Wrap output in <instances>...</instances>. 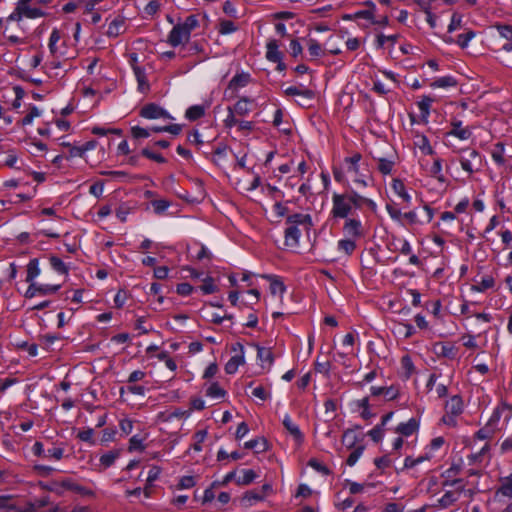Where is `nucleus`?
I'll return each instance as SVG.
<instances>
[{
  "label": "nucleus",
  "mask_w": 512,
  "mask_h": 512,
  "mask_svg": "<svg viewBox=\"0 0 512 512\" xmlns=\"http://www.w3.org/2000/svg\"><path fill=\"white\" fill-rule=\"evenodd\" d=\"M50 0H17L15 9L6 18L7 22H21L26 19H37L44 17L46 13L40 5L48 4Z\"/></svg>",
  "instance_id": "obj_1"
},
{
  "label": "nucleus",
  "mask_w": 512,
  "mask_h": 512,
  "mask_svg": "<svg viewBox=\"0 0 512 512\" xmlns=\"http://www.w3.org/2000/svg\"><path fill=\"white\" fill-rule=\"evenodd\" d=\"M199 26L196 15H189L183 21L178 22L169 32L167 42L172 47L184 46L190 40L191 33Z\"/></svg>",
  "instance_id": "obj_2"
},
{
  "label": "nucleus",
  "mask_w": 512,
  "mask_h": 512,
  "mask_svg": "<svg viewBox=\"0 0 512 512\" xmlns=\"http://www.w3.org/2000/svg\"><path fill=\"white\" fill-rule=\"evenodd\" d=\"M455 486L454 490H446L444 494L440 497L435 496L433 499H430L429 506L430 508L441 510L447 509L452 506L455 502L460 498L461 493L464 490V486L462 484L461 479H455L452 481L446 480L443 482V487Z\"/></svg>",
  "instance_id": "obj_3"
},
{
  "label": "nucleus",
  "mask_w": 512,
  "mask_h": 512,
  "mask_svg": "<svg viewBox=\"0 0 512 512\" xmlns=\"http://www.w3.org/2000/svg\"><path fill=\"white\" fill-rule=\"evenodd\" d=\"M352 209L353 206L345 193H334L332 195V208L330 210L331 219H347L351 215Z\"/></svg>",
  "instance_id": "obj_4"
},
{
  "label": "nucleus",
  "mask_w": 512,
  "mask_h": 512,
  "mask_svg": "<svg viewBox=\"0 0 512 512\" xmlns=\"http://www.w3.org/2000/svg\"><path fill=\"white\" fill-rule=\"evenodd\" d=\"M362 156L360 153H355L350 157L344 159L346 172L351 174L354 183L359 186H368V176L361 171L360 161Z\"/></svg>",
  "instance_id": "obj_5"
},
{
  "label": "nucleus",
  "mask_w": 512,
  "mask_h": 512,
  "mask_svg": "<svg viewBox=\"0 0 512 512\" xmlns=\"http://www.w3.org/2000/svg\"><path fill=\"white\" fill-rule=\"evenodd\" d=\"M461 168L469 175L479 171L482 166V157L478 151L474 149L462 150V155L459 158Z\"/></svg>",
  "instance_id": "obj_6"
},
{
  "label": "nucleus",
  "mask_w": 512,
  "mask_h": 512,
  "mask_svg": "<svg viewBox=\"0 0 512 512\" xmlns=\"http://www.w3.org/2000/svg\"><path fill=\"white\" fill-rule=\"evenodd\" d=\"M60 485H61V490L63 491V493L65 491H71L83 498H95L96 497V493L93 489L81 484L80 482L74 480L73 478L67 477V478L61 479Z\"/></svg>",
  "instance_id": "obj_7"
},
{
  "label": "nucleus",
  "mask_w": 512,
  "mask_h": 512,
  "mask_svg": "<svg viewBox=\"0 0 512 512\" xmlns=\"http://www.w3.org/2000/svg\"><path fill=\"white\" fill-rule=\"evenodd\" d=\"M502 417H504L505 423H508L512 418V405L504 401L497 405V407L493 410V413L490 416L487 424H489L490 427L497 431L499 430V422Z\"/></svg>",
  "instance_id": "obj_8"
},
{
  "label": "nucleus",
  "mask_w": 512,
  "mask_h": 512,
  "mask_svg": "<svg viewBox=\"0 0 512 512\" xmlns=\"http://www.w3.org/2000/svg\"><path fill=\"white\" fill-rule=\"evenodd\" d=\"M446 415L443 416L442 420L445 424L454 425V417L458 416L463 411V401L458 395L452 396L445 404Z\"/></svg>",
  "instance_id": "obj_9"
},
{
  "label": "nucleus",
  "mask_w": 512,
  "mask_h": 512,
  "mask_svg": "<svg viewBox=\"0 0 512 512\" xmlns=\"http://www.w3.org/2000/svg\"><path fill=\"white\" fill-rule=\"evenodd\" d=\"M344 220L342 230L345 237L360 239L364 236V226L359 218L349 217Z\"/></svg>",
  "instance_id": "obj_10"
},
{
  "label": "nucleus",
  "mask_w": 512,
  "mask_h": 512,
  "mask_svg": "<svg viewBox=\"0 0 512 512\" xmlns=\"http://www.w3.org/2000/svg\"><path fill=\"white\" fill-rule=\"evenodd\" d=\"M232 350L236 352V354L232 356L225 365V372L230 375L235 374L239 366L243 365L245 362L244 347L241 343L234 344Z\"/></svg>",
  "instance_id": "obj_11"
},
{
  "label": "nucleus",
  "mask_w": 512,
  "mask_h": 512,
  "mask_svg": "<svg viewBox=\"0 0 512 512\" xmlns=\"http://www.w3.org/2000/svg\"><path fill=\"white\" fill-rule=\"evenodd\" d=\"M60 285H51V284H38L33 282L29 284L26 292V298H33L35 296H45L49 294H54L60 289Z\"/></svg>",
  "instance_id": "obj_12"
},
{
  "label": "nucleus",
  "mask_w": 512,
  "mask_h": 512,
  "mask_svg": "<svg viewBox=\"0 0 512 512\" xmlns=\"http://www.w3.org/2000/svg\"><path fill=\"white\" fill-rule=\"evenodd\" d=\"M140 116L145 119H172L170 114L155 103H149L144 105L140 110Z\"/></svg>",
  "instance_id": "obj_13"
},
{
  "label": "nucleus",
  "mask_w": 512,
  "mask_h": 512,
  "mask_svg": "<svg viewBox=\"0 0 512 512\" xmlns=\"http://www.w3.org/2000/svg\"><path fill=\"white\" fill-rule=\"evenodd\" d=\"M286 225L294 226L299 228L303 227L305 230H310L313 226L312 218L310 214L307 213H294L290 214L286 218Z\"/></svg>",
  "instance_id": "obj_14"
},
{
  "label": "nucleus",
  "mask_w": 512,
  "mask_h": 512,
  "mask_svg": "<svg viewBox=\"0 0 512 512\" xmlns=\"http://www.w3.org/2000/svg\"><path fill=\"white\" fill-rule=\"evenodd\" d=\"M370 394L373 397H382L385 401H392L399 397V388L395 385L389 387L372 386Z\"/></svg>",
  "instance_id": "obj_15"
},
{
  "label": "nucleus",
  "mask_w": 512,
  "mask_h": 512,
  "mask_svg": "<svg viewBox=\"0 0 512 512\" xmlns=\"http://www.w3.org/2000/svg\"><path fill=\"white\" fill-rule=\"evenodd\" d=\"M266 58L274 63H278V69L284 70L285 65L282 62V52L279 50V44L276 40H270L266 44Z\"/></svg>",
  "instance_id": "obj_16"
},
{
  "label": "nucleus",
  "mask_w": 512,
  "mask_h": 512,
  "mask_svg": "<svg viewBox=\"0 0 512 512\" xmlns=\"http://www.w3.org/2000/svg\"><path fill=\"white\" fill-rule=\"evenodd\" d=\"M345 194L348 196L353 208L361 209L363 206H367L373 212L376 211L377 204L375 203L374 200L364 197V196L360 195L359 193H357L356 191H351L350 193H345Z\"/></svg>",
  "instance_id": "obj_17"
},
{
  "label": "nucleus",
  "mask_w": 512,
  "mask_h": 512,
  "mask_svg": "<svg viewBox=\"0 0 512 512\" xmlns=\"http://www.w3.org/2000/svg\"><path fill=\"white\" fill-rule=\"evenodd\" d=\"M282 423L287 432L293 437L296 444H302L304 440L303 433L301 432L299 426L291 419L288 414H285Z\"/></svg>",
  "instance_id": "obj_18"
},
{
  "label": "nucleus",
  "mask_w": 512,
  "mask_h": 512,
  "mask_svg": "<svg viewBox=\"0 0 512 512\" xmlns=\"http://www.w3.org/2000/svg\"><path fill=\"white\" fill-rule=\"evenodd\" d=\"M512 499V473L506 477L500 478V486L495 492V499Z\"/></svg>",
  "instance_id": "obj_19"
},
{
  "label": "nucleus",
  "mask_w": 512,
  "mask_h": 512,
  "mask_svg": "<svg viewBox=\"0 0 512 512\" xmlns=\"http://www.w3.org/2000/svg\"><path fill=\"white\" fill-rule=\"evenodd\" d=\"M257 349V358L260 361V365L263 369L270 370L274 363V355L271 348L262 347L255 345Z\"/></svg>",
  "instance_id": "obj_20"
},
{
  "label": "nucleus",
  "mask_w": 512,
  "mask_h": 512,
  "mask_svg": "<svg viewBox=\"0 0 512 512\" xmlns=\"http://www.w3.org/2000/svg\"><path fill=\"white\" fill-rule=\"evenodd\" d=\"M391 188L395 195H397L403 202L407 205H410L412 202V197L408 192V189L404 182L401 179L394 178L391 182Z\"/></svg>",
  "instance_id": "obj_21"
},
{
  "label": "nucleus",
  "mask_w": 512,
  "mask_h": 512,
  "mask_svg": "<svg viewBox=\"0 0 512 512\" xmlns=\"http://www.w3.org/2000/svg\"><path fill=\"white\" fill-rule=\"evenodd\" d=\"M388 248L391 251H398L403 255L411 254L412 246L407 239L401 237H392L390 243L388 244Z\"/></svg>",
  "instance_id": "obj_22"
},
{
  "label": "nucleus",
  "mask_w": 512,
  "mask_h": 512,
  "mask_svg": "<svg viewBox=\"0 0 512 512\" xmlns=\"http://www.w3.org/2000/svg\"><path fill=\"white\" fill-rule=\"evenodd\" d=\"M451 126V130L447 133L449 136H454L460 140H468L472 136L471 129L463 127L460 120L452 121Z\"/></svg>",
  "instance_id": "obj_23"
},
{
  "label": "nucleus",
  "mask_w": 512,
  "mask_h": 512,
  "mask_svg": "<svg viewBox=\"0 0 512 512\" xmlns=\"http://www.w3.org/2000/svg\"><path fill=\"white\" fill-rule=\"evenodd\" d=\"M300 237H301V230L299 228L287 225L285 232H284L285 245L287 247H289V248L298 247Z\"/></svg>",
  "instance_id": "obj_24"
},
{
  "label": "nucleus",
  "mask_w": 512,
  "mask_h": 512,
  "mask_svg": "<svg viewBox=\"0 0 512 512\" xmlns=\"http://www.w3.org/2000/svg\"><path fill=\"white\" fill-rule=\"evenodd\" d=\"M413 143L415 145V147H417L422 154L424 155H433L434 154V150L430 144V141L429 139L427 138L426 135L422 134V133H415L414 135V138H413Z\"/></svg>",
  "instance_id": "obj_25"
},
{
  "label": "nucleus",
  "mask_w": 512,
  "mask_h": 512,
  "mask_svg": "<svg viewBox=\"0 0 512 512\" xmlns=\"http://www.w3.org/2000/svg\"><path fill=\"white\" fill-rule=\"evenodd\" d=\"M418 422L415 418H410L407 422L400 423L394 430L400 436L409 437L418 430Z\"/></svg>",
  "instance_id": "obj_26"
},
{
  "label": "nucleus",
  "mask_w": 512,
  "mask_h": 512,
  "mask_svg": "<svg viewBox=\"0 0 512 512\" xmlns=\"http://www.w3.org/2000/svg\"><path fill=\"white\" fill-rule=\"evenodd\" d=\"M135 78L137 80V88L138 91L146 94L150 90V84L147 80L146 70L143 67H135L133 71Z\"/></svg>",
  "instance_id": "obj_27"
},
{
  "label": "nucleus",
  "mask_w": 512,
  "mask_h": 512,
  "mask_svg": "<svg viewBox=\"0 0 512 512\" xmlns=\"http://www.w3.org/2000/svg\"><path fill=\"white\" fill-rule=\"evenodd\" d=\"M253 101L247 97L240 98L233 107L232 111L238 116H245L252 110L251 105Z\"/></svg>",
  "instance_id": "obj_28"
},
{
  "label": "nucleus",
  "mask_w": 512,
  "mask_h": 512,
  "mask_svg": "<svg viewBox=\"0 0 512 512\" xmlns=\"http://www.w3.org/2000/svg\"><path fill=\"white\" fill-rule=\"evenodd\" d=\"M124 18L116 17L114 18L108 26L107 36L110 38H115L124 32Z\"/></svg>",
  "instance_id": "obj_29"
},
{
  "label": "nucleus",
  "mask_w": 512,
  "mask_h": 512,
  "mask_svg": "<svg viewBox=\"0 0 512 512\" xmlns=\"http://www.w3.org/2000/svg\"><path fill=\"white\" fill-rule=\"evenodd\" d=\"M287 96H302L307 99H312L314 93L312 90L304 88L303 86H289L284 90Z\"/></svg>",
  "instance_id": "obj_30"
},
{
  "label": "nucleus",
  "mask_w": 512,
  "mask_h": 512,
  "mask_svg": "<svg viewBox=\"0 0 512 512\" xmlns=\"http://www.w3.org/2000/svg\"><path fill=\"white\" fill-rule=\"evenodd\" d=\"M495 285V280L492 276L486 275L481 278L480 281L476 282V284L472 285L471 290L475 292H485L488 289L493 288Z\"/></svg>",
  "instance_id": "obj_31"
},
{
  "label": "nucleus",
  "mask_w": 512,
  "mask_h": 512,
  "mask_svg": "<svg viewBox=\"0 0 512 512\" xmlns=\"http://www.w3.org/2000/svg\"><path fill=\"white\" fill-rule=\"evenodd\" d=\"M206 396L212 399H223L226 396V391L220 386L218 382H211L206 387Z\"/></svg>",
  "instance_id": "obj_32"
},
{
  "label": "nucleus",
  "mask_w": 512,
  "mask_h": 512,
  "mask_svg": "<svg viewBox=\"0 0 512 512\" xmlns=\"http://www.w3.org/2000/svg\"><path fill=\"white\" fill-rule=\"evenodd\" d=\"M119 456H120V450H110L100 456V458H99L100 465L104 469H107L115 463L116 459H118Z\"/></svg>",
  "instance_id": "obj_33"
},
{
  "label": "nucleus",
  "mask_w": 512,
  "mask_h": 512,
  "mask_svg": "<svg viewBox=\"0 0 512 512\" xmlns=\"http://www.w3.org/2000/svg\"><path fill=\"white\" fill-rule=\"evenodd\" d=\"M40 275V268H39V260L37 258H33L29 261L27 265V275H26V281L28 283L35 282V278H37Z\"/></svg>",
  "instance_id": "obj_34"
},
{
  "label": "nucleus",
  "mask_w": 512,
  "mask_h": 512,
  "mask_svg": "<svg viewBox=\"0 0 512 512\" xmlns=\"http://www.w3.org/2000/svg\"><path fill=\"white\" fill-rule=\"evenodd\" d=\"M244 447L254 449L256 453H262L268 449V443L265 438H256L245 442Z\"/></svg>",
  "instance_id": "obj_35"
},
{
  "label": "nucleus",
  "mask_w": 512,
  "mask_h": 512,
  "mask_svg": "<svg viewBox=\"0 0 512 512\" xmlns=\"http://www.w3.org/2000/svg\"><path fill=\"white\" fill-rule=\"evenodd\" d=\"M433 99L429 96H423L420 101H418L417 106L420 111L421 118L427 122L428 117L430 115V108L432 105Z\"/></svg>",
  "instance_id": "obj_36"
},
{
  "label": "nucleus",
  "mask_w": 512,
  "mask_h": 512,
  "mask_svg": "<svg viewBox=\"0 0 512 512\" xmlns=\"http://www.w3.org/2000/svg\"><path fill=\"white\" fill-rule=\"evenodd\" d=\"M442 171V160L440 158H435L432 166L430 167V175L434 177L438 182L445 183L446 178Z\"/></svg>",
  "instance_id": "obj_37"
},
{
  "label": "nucleus",
  "mask_w": 512,
  "mask_h": 512,
  "mask_svg": "<svg viewBox=\"0 0 512 512\" xmlns=\"http://www.w3.org/2000/svg\"><path fill=\"white\" fill-rule=\"evenodd\" d=\"M251 80L249 73H240L236 74L232 77L229 82V87L233 89H238L245 87Z\"/></svg>",
  "instance_id": "obj_38"
},
{
  "label": "nucleus",
  "mask_w": 512,
  "mask_h": 512,
  "mask_svg": "<svg viewBox=\"0 0 512 512\" xmlns=\"http://www.w3.org/2000/svg\"><path fill=\"white\" fill-rule=\"evenodd\" d=\"M356 239L346 237L344 239H340L337 243L338 250L345 253L346 255H351L356 249Z\"/></svg>",
  "instance_id": "obj_39"
},
{
  "label": "nucleus",
  "mask_w": 512,
  "mask_h": 512,
  "mask_svg": "<svg viewBox=\"0 0 512 512\" xmlns=\"http://www.w3.org/2000/svg\"><path fill=\"white\" fill-rule=\"evenodd\" d=\"M205 114V107L203 105L190 106L185 113V117L190 121H195L203 117Z\"/></svg>",
  "instance_id": "obj_40"
},
{
  "label": "nucleus",
  "mask_w": 512,
  "mask_h": 512,
  "mask_svg": "<svg viewBox=\"0 0 512 512\" xmlns=\"http://www.w3.org/2000/svg\"><path fill=\"white\" fill-rule=\"evenodd\" d=\"M457 85V81L453 76H443L433 81L430 86L432 88H449Z\"/></svg>",
  "instance_id": "obj_41"
},
{
  "label": "nucleus",
  "mask_w": 512,
  "mask_h": 512,
  "mask_svg": "<svg viewBox=\"0 0 512 512\" xmlns=\"http://www.w3.org/2000/svg\"><path fill=\"white\" fill-rule=\"evenodd\" d=\"M504 151H505L504 145H503V143H500V142L495 144L494 148L491 151V157H492L493 161L499 166H502L505 164Z\"/></svg>",
  "instance_id": "obj_42"
},
{
  "label": "nucleus",
  "mask_w": 512,
  "mask_h": 512,
  "mask_svg": "<svg viewBox=\"0 0 512 512\" xmlns=\"http://www.w3.org/2000/svg\"><path fill=\"white\" fill-rule=\"evenodd\" d=\"M262 500H264V494L256 490L247 491L243 496V502L246 506H252Z\"/></svg>",
  "instance_id": "obj_43"
},
{
  "label": "nucleus",
  "mask_w": 512,
  "mask_h": 512,
  "mask_svg": "<svg viewBox=\"0 0 512 512\" xmlns=\"http://www.w3.org/2000/svg\"><path fill=\"white\" fill-rule=\"evenodd\" d=\"M267 278L270 279L271 294L282 296L286 291L284 283L280 281L277 277L268 276Z\"/></svg>",
  "instance_id": "obj_44"
},
{
  "label": "nucleus",
  "mask_w": 512,
  "mask_h": 512,
  "mask_svg": "<svg viewBox=\"0 0 512 512\" xmlns=\"http://www.w3.org/2000/svg\"><path fill=\"white\" fill-rule=\"evenodd\" d=\"M64 451V448L61 446H53L51 448L46 449L44 459L59 461L63 458Z\"/></svg>",
  "instance_id": "obj_45"
},
{
  "label": "nucleus",
  "mask_w": 512,
  "mask_h": 512,
  "mask_svg": "<svg viewBox=\"0 0 512 512\" xmlns=\"http://www.w3.org/2000/svg\"><path fill=\"white\" fill-rule=\"evenodd\" d=\"M257 478V474L252 469L242 470V475L236 479L238 485H248Z\"/></svg>",
  "instance_id": "obj_46"
},
{
  "label": "nucleus",
  "mask_w": 512,
  "mask_h": 512,
  "mask_svg": "<svg viewBox=\"0 0 512 512\" xmlns=\"http://www.w3.org/2000/svg\"><path fill=\"white\" fill-rule=\"evenodd\" d=\"M49 262H50V265L53 268V270H55L57 273H59V274H67L68 273V268H67L66 264L59 257L51 256L49 258Z\"/></svg>",
  "instance_id": "obj_47"
},
{
  "label": "nucleus",
  "mask_w": 512,
  "mask_h": 512,
  "mask_svg": "<svg viewBox=\"0 0 512 512\" xmlns=\"http://www.w3.org/2000/svg\"><path fill=\"white\" fill-rule=\"evenodd\" d=\"M17 507L12 503L11 496H0V512H16Z\"/></svg>",
  "instance_id": "obj_48"
},
{
  "label": "nucleus",
  "mask_w": 512,
  "mask_h": 512,
  "mask_svg": "<svg viewBox=\"0 0 512 512\" xmlns=\"http://www.w3.org/2000/svg\"><path fill=\"white\" fill-rule=\"evenodd\" d=\"M39 486L44 490H47L49 492H53V493L57 494L58 496L63 495V491L61 490L60 480H55L50 483L40 482Z\"/></svg>",
  "instance_id": "obj_49"
},
{
  "label": "nucleus",
  "mask_w": 512,
  "mask_h": 512,
  "mask_svg": "<svg viewBox=\"0 0 512 512\" xmlns=\"http://www.w3.org/2000/svg\"><path fill=\"white\" fill-rule=\"evenodd\" d=\"M394 161L386 158H378V170L383 175H388L392 172Z\"/></svg>",
  "instance_id": "obj_50"
},
{
  "label": "nucleus",
  "mask_w": 512,
  "mask_h": 512,
  "mask_svg": "<svg viewBox=\"0 0 512 512\" xmlns=\"http://www.w3.org/2000/svg\"><path fill=\"white\" fill-rule=\"evenodd\" d=\"M41 110L36 107V106H32L30 108V111L26 114L25 117H23V119L21 120V124L23 126H27V125H30L32 124L33 120L37 117H40L41 116Z\"/></svg>",
  "instance_id": "obj_51"
},
{
  "label": "nucleus",
  "mask_w": 512,
  "mask_h": 512,
  "mask_svg": "<svg viewBox=\"0 0 512 512\" xmlns=\"http://www.w3.org/2000/svg\"><path fill=\"white\" fill-rule=\"evenodd\" d=\"M385 426L381 423L373 427L369 432L368 436L375 442H379L384 437Z\"/></svg>",
  "instance_id": "obj_52"
},
{
  "label": "nucleus",
  "mask_w": 512,
  "mask_h": 512,
  "mask_svg": "<svg viewBox=\"0 0 512 512\" xmlns=\"http://www.w3.org/2000/svg\"><path fill=\"white\" fill-rule=\"evenodd\" d=\"M151 206L157 215H161L170 207V202L164 199L153 200Z\"/></svg>",
  "instance_id": "obj_53"
},
{
  "label": "nucleus",
  "mask_w": 512,
  "mask_h": 512,
  "mask_svg": "<svg viewBox=\"0 0 512 512\" xmlns=\"http://www.w3.org/2000/svg\"><path fill=\"white\" fill-rule=\"evenodd\" d=\"M237 30L236 25L231 20H222L219 23L218 31L222 35H228Z\"/></svg>",
  "instance_id": "obj_54"
},
{
  "label": "nucleus",
  "mask_w": 512,
  "mask_h": 512,
  "mask_svg": "<svg viewBox=\"0 0 512 512\" xmlns=\"http://www.w3.org/2000/svg\"><path fill=\"white\" fill-rule=\"evenodd\" d=\"M308 52L313 58L320 57L324 54L321 45L314 39H310L308 42Z\"/></svg>",
  "instance_id": "obj_55"
},
{
  "label": "nucleus",
  "mask_w": 512,
  "mask_h": 512,
  "mask_svg": "<svg viewBox=\"0 0 512 512\" xmlns=\"http://www.w3.org/2000/svg\"><path fill=\"white\" fill-rule=\"evenodd\" d=\"M308 465L318 473H321L322 475H329L331 473V471L325 464H323L322 462L315 458L310 459Z\"/></svg>",
  "instance_id": "obj_56"
},
{
  "label": "nucleus",
  "mask_w": 512,
  "mask_h": 512,
  "mask_svg": "<svg viewBox=\"0 0 512 512\" xmlns=\"http://www.w3.org/2000/svg\"><path fill=\"white\" fill-rule=\"evenodd\" d=\"M356 440L357 436L355 431L349 429L344 432L342 442L347 448H353L355 446Z\"/></svg>",
  "instance_id": "obj_57"
},
{
  "label": "nucleus",
  "mask_w": 512,
  "mask_h": 512,
  "mask_svg": "<svg viewBox=\"0 0 512 512\" xmlns=\"http://www.w3.org/2000/svg\"><path fill=\"white\" fill-rule=\"evenodd\" d=\"M401 367L407 378L413 374L415 367L409 355H405L401 358Z\"/></svg>",
  "instance_id": "obj_58"
},
{
  "label": "nucleus",
  "mask_w": 512,
  "mask_h": 512,
  "mask_svg": "<svg viewBox=\"0 0 512 512\" xmlns=\"http://www.w3.org/2000/svg\"><path fill=\"white\" fill-rule=\"evenodd\" d=\"M494 28L498 31L499 35L507 41H512V26L505 24H496Z\"/></svg>",
  "instance_id": "obj_59"
},
{
  "label": "nucleus",
  "mask_w": 512,
  "mask_h": 512,
  "mask_svg": "<svg viewBox=\"0 0 512 512\" xmlns=\"http://www.w3.org/2000/svg\"><path fill=\"white\" fill-rule=\"evenodd\" d=\"M143 441H144V439L141 436L133 435L129 440V447H128L129 451H134V450L143 451L144 450Z\"/></svg>",
  "instance_id": "obj_60"
},
{
  "label": "nucleus",
  "mask_w": 512,
  "mask_h": 512,
  "mask_svg": "<svg viewBox=\"0 0 512 512\" xmlns=\"http://www.w3.org/2000/svg\"><path fill=\"white\" fill-rule=\"evenodd\" d=\"M363 451H364L363 446L356 447L348 456V458L346 460L347 465L354 466L357 463V461L359 460V458L361 457V455L363 454Z\"/></svg>",
  "instance_id": "obj_61"
},
{
  "label": "nucleus",
  "mask_w": 512,
  "mask_h": 512,
  "mask_svg": "<svg viewBox=\"0 0 512 512\" xmlns=\"http://www.w3.org/2000/svg\"><path fill=\"white\" fill-rule=\"evenodd\" d=\"M200 289L204 294H212L217 290V287L214 284L212 277H206L203 280V284L201 285Z\"/></svg>",
  "instance_id": "obj_62"
},
{
  "label": "nucleus",
  "mask_w": 512,
  "mask_h": 512,
  "mask_svg": "<svg viewBox=\"0 0 512 512\" xmlns=\"http://www.w3.org/2000/svg\"><path fill=\"white\" fill-rule=\"evenodd\" d=\"M475 37V33L473 31H468L466 33L460 34L457 37V44L465 48L469 45V42Z\"/></svg>",
  "instance_id": "obj_63"
},
{
  "label": "nucleus",
  "mask_w": 512,
  "mask_h": 512,
  "mask_svg": "<svg viewBox=\"0 0 512 512\" xmlns=\"http://www.w3.org/2000/svg\"><path fill=\"white\" fill-rule=\"evenodd\" d=\"M495 432L496 430L486 423L483 428L476 432V437L480 440L489 439Z\"/></svg>",
  "instance_id": "obj_64"
}]
</instances>
